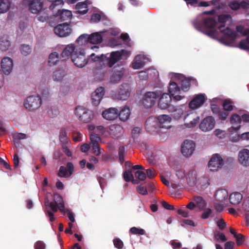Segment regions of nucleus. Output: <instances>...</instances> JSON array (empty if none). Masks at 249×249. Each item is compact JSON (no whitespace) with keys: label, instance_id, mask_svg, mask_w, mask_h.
I'll return each mask as SVG.
<instances>
[{"label":"nucleus","instance_id":"obj_30","mask_svg":"<svg viewBox=\"0 0 249 249\" xmlns=\"http://www.w3.org/2000/svg\"><path fill=\"white\" fill-rule=\"evenodd\" d=\"M242 198V195L238 192H234L231 193L229 197L230 203L233 205L239 204Z\"/></svg>","mask_w":249,"mask_h":249},{"label":"nucleus","instance_id":"obj_52","mask_svg":"<svg viewBox=\"0 0 249 249\" xmlns=\"http://www.w3.org/2000/svg\"><path fill=\"white\" fill-rule=\"evenodd\" d=\"M90 144L99 143V141H100V137L98 134L93 133L90 134Z\"/></svg>","mask_w":249,"mask_h":249},{"label":"nucleus","instance_id":"obj_34","mask_svg":"<svg viewBox=\"0 0 249 249\" xmlns=\"http://www.w3.org/2000/svg\"><path fill=\"white\" fill-rule=\"evenodd\" d=\"M145 63L141 55H137L132 62V68L134 69H139L144 66Z\"/></svg>","mask_w":249,"mask_h":249},{"label":"nucleus","instance_id":"obj_44","mask_svg":"<svg viewBox=\"0 0 249 249\" xmlns=\"http://www.w3.org/2000/svg\"><path fill=\"white\" fill-rule=\"evenodd\" d=\"M181 89L184 91H187L189 90L190 87V79H185L181 81Z\"/></svg>","mask_w":249,"mask_h":249},{"label":"nucleus","instance_id":"obj_35","mask_svg":"<svg viewBox=\"0 0 249 249\" xmlns=\"http://www.w3.org/2000/svg\"><path fill=\"white\" fill-rule=\"evenodd\" d=\"M130 111L129 107H124L120 113H118V116L121 121L125 122L127 121L130 116Z\"/></svg>","mask_w":249,"mask_h":249},{"label":"nucleus","instance_id":"obj_41","mask_svg":"<svg viewBox=\"0 0 249 249\" xmlns=\"http://www.w3.org/2000/svg\"><path fill=\"white\" fill-rule=\"evenodd\" d=\"M20 51L23 55L27 56L31 53L32 49L28 45L22 44L20 47Z\"/></svg>","mask_w":249,"mask_h":249},{"label":"nucleus","instance_id":"obj_57","mask_svg":"<svg viewBox=\"0 0 249 249\" xmlns=\"http://www.w3.org/2000/svg\"><path fill=\"white\" fill-rule=\"evenodd\" d=\"M101 16L98 13L93 14L91 17L90 20L92 22L97 23L100 21Z\"/></svg>","mask_w":249,"mask_h":249},{"label":"nucleus","instance_id":"obj_59","mask_svg":"<svg viewBox=\"0 0 249 249\" xmlns=\"http://www.w3.org/2000/svg\"><path fill=\"white\" fill-rule=\"evenodd\" d=\"M151 179L156 176L155 170L153 168H149L146 170V176Z\"/></svg>","mask_w":249,"mask_h":249},{"label":"nucleus","instance_id":"obj_12","mask_svg":"<svg viewBox=\"0 0 249 249\" xmlns=\"http://www.w3.org/2000/svg\"><path fill=\"white\" fill-rule=\"evenodd\" d=\"M102 57V60L106 59L107 61V64L109 67H112L118 61L122 59L121 54L119 51L113 52L109 56L102 54L100 57L97 56L94 59V61H97Z\"/></svg>","mask_w":249,"mask_h":249},{"label":"nucleus","instance_id":"obj_53","mask_svg":"<svg viewBox=\"0 0 249 249\" xmlns=\"http://www.w3.org/2000/svg\"><path fill=\"white\" fill-rule=\"evenodd\" d=\"M58 197L59 198L58 200L59 202H57V209H59V211L61 212L65 213L64 203L62 199V197L60 196H58Z\"/></svg>","mask_w":249,"mask_h":249},{"label":"nucleus","instance_id":"obj_45","mask_svg":"<svg viewBox=\"0 0 249 249\" xmlns=\"http://www.w3.org/2000/svg\"><path fill=\"white\" fill-rule=\"evenodd\" d=\"M123 175L124 179L126 182H129L131 180L133 183H134V177L131 171H125Z\"/></svg>","mask_w":249,"mask_h":249},{"label":"nucleus","instance_id":"obj_23","mask_svg":"<svg viewBox=\"0 0 249 249\" xmlns=\"http://www.w3.org/2000/svg\"><path fill=\"white\" fill-rule=\"evenodd\" d=\"M55 16L59 17L61 21L69 24L72 18V13L68 10H58Z\"/></svg>","mask_w":249,"mask_h":249},{"label":"nucleus","instance_id":"obj_15","mask_svg":"<svg viewBox=\"0 0 249 249\" xmlns=\"http://www.w3.org/2000/svg\"><path fill=\"white\" fill-rule=\"evenodd\" d=\"M215 120L212 116L205 118L199 124L200 129L203 132H208L212 130L215 125Z\"/></svg>","mask_w":249,"mask_h":249},{"label":"nucleus","instance_id":"obj_3","mask_svg":"<svg viewBox=\"0 0 249 249\" xmlns=\"http://www.w3.org/2000/svg\"><path fill=\"white\" fill-rule=\"evenodd\" d=\"M103 41L102 33L95 32L89 35L83 34L80 36L76 40V42L79 45L82 46L88 43L93 44L100 43Z\"/></svg>","mask_w":249,"mask_h":249},{"label":"nucleus","instance_id":"obj_49","mask_svg":"<svg viewBox=\"0 0 249 249\" xmlns=\"http://www.w3.org/2000/svg\"><path fill=\"white\" fill-rule=\"evenodd\" d=\"M90 144L91 146L92 153L96 156H99L101 154L100 149L99 148V143H95Z\"/></svg>","mask_w":249,"mask_h":249},{"label":"nucleus","instance_id":"obj_9","mask_svg":"<svg viewBox=\"0 0 249 249\" xmlns=\"http://www.w3.org/2000/svg\"><path fill=\"white\" fill-rule=\"evenodd\" d=\"M22 4L28 6L29 11L35 14L41 12L43 8V3L40 0H23Z\"/></svg>","mask_w":249,"mask_h":249},{"label":"nucleus","instance_id":"obj_18","mask_svg":"<svg viewBox=\"0 0 249 249\" xmlns=\"http://www.w3.org/2000/svg\"><path fill=\"white\" fill-rule=\"evenodd\" d=\"M228 6L231 9L235 11L241 8L245 10L249 8V2L245 0L239 2L237 0H233L228 2Z\"/></svg>","mask_w":249,"mask_h":249},{"label":"nucleus","instance_id":"obj_17","mask_svg":"<svg viewBox=\"0 0 249 249\" xmlns=\"http://www.w3.org/2000/svg\"><path fill=\"white\" fill-rule=\"evenodd\" d=\"M74 171V166L73 164L69 162L67 164V167L61 166L58 173V176L61 178H68L70 177Z\"/></svg>","mask_w":249,"mask_h":249},{"label":"nucleus","instance_id":"obj_5","mask_svg":"<svg viewBox=\"0 0 249 249\" xmlns=\"http://www.w3.org/2000/svg\"><path fill=\"white\" fill-rule=\"evenodd\" d=\"M71 60L77 67L82 68L85 66L88 61L86 58L84 50L81 48L76 49L72 54Z\"/></svg>","mask_w":249,"mask_h":249},{"label":"nucleus","instance_id":"obj_60","mask_svg":"<svg viewBox=\"0 0 249 249\" xmlns=\"http://www.w3.org/2000/svg\"><path fill=\"white\" fill-rule=\"evenodd\" d=\"M63 4L64 2L62 0H54L50 6L49 8L50 9L53 10L55 8V6L63 5Z\"/></svg>","mask_w":249,"mask_h":249},{"label":"nucleus","instance_id":"obj_2","mask_svg":"<svg viewBox=\"0 0 249 249\" xmlns=\"http://www.w3.org/2000/svg\"><path fill=\"white\" fill-rule=\"evenodd\" d=\"M216 20L213 18H204L195 23V28L209 36L215 38L218 36V30L215 29Z\"/></svg>","mask_w":249,"mask_h":249},{"label":"nucleus","instance_id":"obj_22","mask_svg":"<svg viewBox=\"0 0 249 249\" xmlns=\"http://www.w3.org/2000/svg\"><path fill=\"white\" fill-rule=\"evenodd\" d=\"M102 115L105 119L112 121L118 117V110L114 107H110L103 111Z\"/></svg>","mask_w":249,"mask_h":249},{"label":"nucleus","instance_id":"obj_42","mask_svg":"<svg viewBox=\"0 0 249 249\" xmlns=\"http://www.w3.org/2000/svg\"><path fill=\"white\" fill-rule=\"evenodd\" d=\"M45 205L46 207H50L52 212L56 213L57 212V202H49V201H46L45 202Z\"/></svg>","mask_w":249,"mask_h":249},{"label":"nucleus","instance_id":"obj_11","mask_svg":"<svg viewBox=\"0 0 249 249\" xmlns=\"http://www.w3.org/2000/svg\"><path fill=\"white\" fill-rule=\"evenodd\" d=\"M107 132L111 138L118 140L123 136L124 133V128L119 124H113L109 126Z\"/></svg>","mask_w":249,"mask_h":249},{"label":"nucleus","instance_id":"obj_6","mask_svg":"<svg viewBox=\"0 0 249 249\" xmlns=\"http://www.w3.org/2000/svg\"><path fill=\"white\" fill-rule=\"evenodd\" d=\"M160 91L153 92L148 91L146 92L142 99V104L145 108H149L153 106L158 97L161 94Z\"/></svg>","mask_w":249,"mask_h":249},{"label":"nucleus","instance_id":"obj_1","mask_svg":"<svg viewBox=\"0 0 249 249\" xmlns=\"http://www.w3.org/2000/svg\"><path fill=\"white\" fill-rule=\"evenodd\" d=\"M217 19L221 24L218 30L222 34L220 40L227 45L233 43L237 37V34L229 27L225 28L226 24L230 25L232 23L231 16L229 14H221L218 16Z\"/></svg>","mask_w":249,"mask_h":249},{"label":"nucleus","instance_id":"obj_50","mask_svg":"<svg viewBox=\"0 0 249 249\" xmlns=\"http://www.w3.org/2000/svg\"><path fill=\"white\" fill-rule=\"evenodd\" d=\"M145 127L147 131L150 133L154 132L156 129V127L153 125H152L151 120L149 119L146 121Z\"/></svg>","mask_w":249,"mask_h":249},{"label":"nucleus","instance_id":"obj_24","mask_svg":"<svg viewBox=\"0 0 249 249\" xmlns=\"http://www.w3.org/2000/svg\"><path fill=\"white\" fill-rule=\"evenodd\" d=\"M171 100L170 95L166 93H163L159 99L158 106L161 109H166L169 106Z\"/></svg>","mask_w":249,"mask_h":249},{"label":"nucleus","instance_id":"obj_28","mask_svg":"<svg viewBox=\"0 0 249 249\" xmlns=\"http://www.w3.org/2000/svg\"><path fill=\"white\" fill-rule=\"evenodd\" d=\"M76 48L74 45L72 44L68 45L63 50L61 54V57L63 61L69 58L70 56H72V54L75 51Z\"/></svg>","mask_w":249,"mask_h":249},{"label":"nucleus","instance_id":"obj_4","mask_svg":"<svg viewBox=\"0 0 249 249\" xmlns=\"http://www.w3.org/2000/svg\"><path fill=\"white\" fill-rule=\"evenodd\" d=\"M131 87L128 83L121 84L117 91L112 94L114 99L120 100H126L130 96Z\"/></svg>","mask_w":249,"mask_h":249},{"label":"nucleus","instance_id":"obj_26","mask_svg":"<svg viewBox=\"0 0 249 249\" xmlns=\"http://www.w3.org/2000/svg\"><path fill=\"white\" fill-rule=\"evenodd\" d=\"M238 160L244 166H249V150L243 149L239 152Z\"/></svg>","mask_w":249,"mask_h":249},{"label":"nucleus","instance_id":"obj_54","mask_svg":"<svg viewBox=\"0 0 249 249\" xmlns=\"http://www.w3.org/2000/svg\"><path fill=\"white\" fill-rule=\"evenodd\" d=\"M135 177L140 180H144L146 178V174L142 171H137L135 173Z\"/></svg>","mask_w":249,"mask_h":249},{"label":"nucleus","instance_id":"obj_48","mask_svg":"<svg viewBox=\"0 0 249 249\" xmlns=\"http://www.w3.org/2000/svg\"><path fill=\"white\" fill-rule=\"evenodd\" d=\"M223 109L225 111H231L233 109L232 102L229 100H225L223 104Z\"/></svg>","mask_w":249,"mask_h":249},{"label":"nucleus","instance_id":"obj_25","mask_svg":"<svg viewBox=\"0 0 249 249\" xmlns=\"http://www.w3.org/2000/svg\"><path fill=\"white\" fill-rule=\"evenodd\" d=\"M171 118L168 115H161L158 116V125L160 128L168 129L170 127Z\"/></svg>","mask_w":249,"mask_h":249},{"label":"nucleus","instance_id":"obj_40","mask_svg":"<svg viewBox=\"0 0 249 249\" xmlns=\"http://www.w3.org/2000/svg\"><path fill=\"white\" fill-rule=\"evenodd\" d=\"M65 74V73L64 70H59L54 72L53 78L54 80L59 81L62 79Z\"/></svg>","mask_w":249,"mask_h":249},{"label":"nucleus","instance_id":"obj_43","mask_svg":"<svg viewBox=\"0 0 249 249\" xmlns=\"http://www.w3.org/2000/svg\"><path fill=\"white\" fill-rule=\"evenodd\" d=\"M214 238L217 242L221 241V242H224L226 241L227 240L226 236L223 233L220 232H214Z\"/></svg>","mask_w":249,"mask_h":249},{"label":"nucleus","instance_id":"obj_37","mask_svg":"<svg viewBox=\"0 0 249 249\" xmlns=\"http://www.w3.org/2000/svg\"><path fill=\"white\" fill-rule=\"evenodd\" d=\"M59 60V55L57 52L52 53L49 56L48 64L50 66H53L56 64Z\"/></svg>","mask_w":249,"mask_h":249},{"label":"nucleus","instance_id":"obj_31","mask_svg":"<svg viewBox=\"0 0 249 249\" xmlns=\"http://www.w3.org/2000/svg\"><path fill=\"white\" fill-rule=\"evenodd\" d=\"M11 46V42L8 36H3L0 39V49L5 52L7 51Z\"/></svg>","mask_w":249,"mask_h":249},{"label":"nucleus","instance_id":"obj_38","mask_svg":"<svg viewBox=\"0 0 249 249\" xmlns=\"http://www.w3.org/2000/svg\"><path fill=\"white\" fill-rule=\"evenodd\" d=\"M11 3L9 0H0V13L8 11L10 8Z\"/></svg>","mask_w":249,"mask_h":249},{"label":"nucleus","instance_id":"obj_29","mask_svg":"<svg viewBox=\"0 0 249 249\" xmlns=\"http://www.w3.org/2000/svg\"><path fill=\"white\" fill-rule=\"evenodd\" d=\"M124 74V71L123 68L120 70H114L110 77V82L114 84L119 82L123 78Z\"/></svg>","mask_w":249,"mask_h":249},{"label":"nucleus","instance_id":"obj_16","mask_svg":"<svg viewBox=\"0 0 249 249\" xmlns=\"http://www.w3.org/2000/svg\"><path fill=\"white\" fill-rule=\"evenodd\" d=\"M105 93V88L100 87L98 88L91 94V100L93 106H97L100 103Z\"/></svg>","mask_w":249,"mask_h":249},{"label":"nucleus","instance_id":"obj_14","mask_svg":"<svg viewBox=\"0 0 249 249\" xmlns=\"http://www.w3.org/2000/svg\"><path fill=\"white\" fill-rule=\"evenodd\" d=\"M195 143L192 140H185L181 145V151L185 157L191 156L195 149Z\"/></svg>","mask_w":249,"mask_h":249},{"label":"nucleus","instance_id":"obj_19","mask_svg":"<svg viewBox=\"0 0 249 249\" xmlns=\"http://www.w3.org/2000/svg\"><path fill=\"white\" fill-rule=\"evenodd\" d=\"M205 100L206 97L204 94H198L191 101L189 104V107L191 109H195L201 106Z\"/></svg>","mask_w":249,"mask_h":249},{"label":"nucleus","instance_id":"obj_58","mask_svg":"<svg viewBox=\"0 0 249 249\" xmlns=\"http://www.w3.org/2000/svg\"><path fill=\"white\" fill-rule=\"evenodd\" d=\"M245 237V236L241 233L238 234V235L235 237L238 246H240L244 243Z\"/></svg>","mask_w":249,"mask_h":249},{"label":"nucleus","instance_id":"obj_61","mask_svg":"<svg viewBox=\"0 0 249 249\" xmlns=\"http://www.w3.org/2000/svg\"><path fill=\"white\" fill-rule=\"evenodd\" d=\"M137 191L139 194L144 196L146 195L148 193L147 190L146 189V188L141 185L138 186L137 187Z\"/></svg>","mask_w":249,"mask_h":249},{"label":"nucleus","instance_id":"obj_51","mask_svg":"<svg viewBox=\"0 0 249 249\" xmlns=\"http://www.w3.org/2000/svg\"><path fill=\"white\" fill-rule=\"evenodd\" d=\"M119 156V160L121 163L124 162V157L125 154V148L124 146H120L118 150Z\"/></svg>","mask_w":249,"mask_h":249},{"label":"nucleus","instance_id":"obj_47","mask_svg":"<svg viewBox=\"0 0 249 249\" xmlns=\"http://www.w3.org/2000/svg\"><path fill=\"white\" fill-rule=\"evenodd\" d=\"M129 232L133 234L144 235L145 231L143 229L133 227L130 228Z\"/></svg>","mask_w":249,"mask_h":249},{"label":"nucleus","instance_id":"obj_56","mask_svg":"<svg viewBox=\"0 0 249 249\" xmlns=\"http://www.w3.org/2000/svg\"><path fill=\"white\" fill-rule=\"evenodd\" d=\"M113 243L114 246L118 249H122L123 248L124 243L123 241L119 238L114 239Z\"/></svg>","mask_w":249,"mask_h":249},{"label":"nucleus","instance_id":"obj_10","mask_svg":"<svg viewBox=\"0 0 249 249\" xmlns=\"http://www.w3.org/2000/svg\"><path fill=\"white\" fill-rule=\"evenodd\" d=\"M224 165V160L218 154L213 155L210 159L208 167L212 171H217L222 168Z\"/></svg>","mask_w":249,"mask_h":249},{"label":"nucleus","instance_id":"obj_8","mask_svg":"<svg viewBox=\"0 0 249 249\" xmlns=\"http://www.w3.org/2000/svg\"><path fill=\"white\" fill-rule=\"evenodd\" d=\"M41 104V99L39 95L30 96L24 102L25 107L28 110H34L39 107Z\"/></svg>","mask_w":249,"mask_h":249},{"label":"nucleus","instance_id":"obj_27","mask_svg":"<svg viewBox=\"0 0 249 249\" xmlns=\"http://www.w3.org/2000/svg\"><path fill=\"white\" fill-rule=\"evenodd\" d=\"M241 117L237 114H233L230 118V123L232 125L231 127L235 131L238 130L241 127Z\"/></svg>","mask_w":249,"mask_h":249},{"label":"nucleus","instance_id":"obj_13","mask_svg":"<svg viewBox=\"0 0 249 249\" xmlns=\"http://www.w3.org/2000/svg\"><path fill=\"white\" fill-rule=\"evenodd\" d=\"M54 33L59 37H66L69 36L71 32L70 24L67 23L59 24L54 28Z\"/></svg>","mask_w":249,"mask_h":249},{"label":"nucleus","instance_id":"obj_7","mask_svg":"<svg viewBox=\"0 0 249 249\" xmlns=\"http://www.w3.org/2000/svg\"><path fill=\"white\" fill-rule=\"evenodd\" d=\"M75 114L79 120L84 123H89L93 118V114L90 110L80 106L75 108Z\"/></svg>","mask_w":249,"mask_h":249},{"label":"nucleus","instance_id":"obj_36","mask_svg":"<svg viewBox=\"0 0 249 249\" xmlns=\"http://www.w3.org/2000/svg\"><path fill=\"white\" fill-rule=\"evenodd\" d=\"M76 9L77 12L81 15L86 14L88 11L87 5L84 2L77 3L76 5Z\"/></svg>","mask_w":249,"mask_h":249},{"label":"nucleus","instance_id":"obj_46","mask_svg":"<svg viewBox=\"0 0 249 249\" xmlns=\"http://www.w3.org/2000/svg\"><path fill=\"white\" fill-rule=\"evenodd\" d=\"M59 140L60 141L65 143L68 141L67 134L66 129L64 128H62L60 131L59 134Z\"/></svg>","mask_w":249,"mask_h":249},{"label":"nucleus","instance_id":"obj_33","mask_svg":"<svg viewBox=\"0 0 249 249\" xmlns=\"http://www.w3.org/2000/svg\"><path fill=\"white\" fill-rule=\"evenodd\" d=\"M228 193L225 189H219L216 191L214 197L217 201L222 202L228 198Z\"/></svg>","mask_w":249,"mask_h":249},{"label":"nucleus","instance_id":"obj_55","mask_svg":"<svg viewBox=\"0 0 249 249\" xmlns=\"http://www.w3.org/2000/svg\"><path fill=\"white\" fill-rule=\"evenodd\" d=\"M212 210L210 208H207L204 210L202 213L201 218L203 219H207L210 216H212Z\"/></svg>","mask_w":249,"mask_h":249},{"label":"nucleus","instance_id":"obj_39","mask_svg":"<svg viewBox=\"0 0 249 249\" xmlns=\"http://www.w3.org/2000/svg\"><path fill=\"white\" fill-rule=\"evenodd\" d=\"M194 200L200 209L203 210L205 209L207 204L205 200L202 197L195 196Z\"/></svg>","mask_w":249,"mask_h":249},{"label":"nucleus","instance_id":"obj_62","mask_svg":"<svg viewBox=\"0 0 249 249\" xmlns=\"http://www.w3.org/2000/svg\"><path fill=\"white\" fill-rule=\"evenodd\" d=\"M170 245L173 249H179L181 247V244L180 242H177L173 240L170 241Z\"/></svg>","mask_w":249,"mask_h":249},{"label":"nucleus","instance_id":"obj_32","mask_svg":"<svg viewBox=\"0 0 249 249\" xmlns=\"http://www.w3.org/2000/svg\"><path fill=\"white\" fill-rule=\"evenodd\" d=\"M243 35L247 36V37L240 41L239 43V47L243 50L249 49V29H246L243 33Z\"/></svg>","mask_w":249,"mask_h":249},{"label":"nucleus","instance_id":"obj_64","mask_svg":"<svg viewBox=\"0 0 249 249\" xmlns=\"http://www.w3.org/2000/svg\"><path fill=\"white\" fill-rule=\"evenodd\" d=\"M34 247L35 249H44L45 246L42 241H38L35 244Z\"/></svg>","mask_w":249,"mask_h":249},{"label":"nucleus","instance_id":"obj_21","mask_svg":"<svg viewBox=\"0 0 249 249\" xmlns=\"http://www.w3.org/2000/svg\"><path fill=\"white\" fill-rule=\"evenodd\" d=\"M180 88L175 82H170L168 88V91L171 95L173 96L175 99L178 101L181 100L184 97V96L179 95L180 93Z\"/></svg>","mask_w":249,"mask_h":249},{"label":"nucleus","instance_id":"obj_20","mask_svg":"<svg viewBox=\"0 0 249 249\" xmlns=\"http://www.w3.org/2000/svg\"><path fill=\"white\" fill-rule=\"evenodd\" d=\"M13 67L12 59L8 57H4L1 61V68L5 74H9L12 71Z\"/></svg>","mask_w":249,"mask_h":249},{"label":"nucleus","instance_id":"obj_63","mask_svg":"<svg viewBox=\"0 0 249 249\" xmlns=\"http://www.w3.org/2000/svg\"><path fill=\"white\" fill-rule=\"evenodd\" d=\"M242 207L245 211L249 212V196L244 200Z\"/></svg>","mask_w":249,"mask_h":249}]
</instances>
